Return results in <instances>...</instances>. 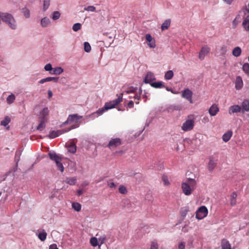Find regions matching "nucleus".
Wrapping results in <instances>:
<instances>
[{
    "instance_id": "obj_1",
    "label": "nucleus",
    "mask_w": 249,
    "mask_h": 249,
    "mask_svg": "<svg viewBox=\"0 0 249 249\" xmlns=\"http://www.w3.org/2000/svg\"><path fill=\"white\" fill-rule=\"evenodd\" d=\"M196 182L195 179L188 178L186 182L182 183L181 188L183 193L186 196L190 195L196 189Z\"/></svg>"
},
{
    "instance_id": "obj_2",
    "label": "nucleus",
    "mask_w": 249,
    "mask_h": 249,
    "mask_svg": "<svg viewBox=\"0 0 249 249\" xmlns=\"http://www.w3.org/2000/svg\"><path fill=\"white\" fill-rule=\"evenodd\" d=\"M82 118V116H79L77 114L70 115L67 121L63 123L62 125H65L67 124H73L68 129H65V132H68L72 129L77 128L79 126L80 124V120Z\"/></svg>"
},
{
    "instance_id": "obj_3",
    "label": "nucleus",
    "mask_w": 249,
    "mask_h": 249,
    "mask_svg": "<svg viewBox=\"0 0 249 249\" xmlns=\"http://www.w3.org/2000/svg\"><path fill=\"white\" fill-rule=\"evenodd\" d=\"M123 95V93H121L118 96V98L116 99L106 103L104 106V107L98 110L96 113L100 115L102 114L105 110H107L108 109H112L115 107V106L118 105L120 102L122 101Z\"/></svg>"
},
{
    "instance_id": "obj_4",
    "label": "nucleus",
    "mask_w": 249,
    "mask_h": 249,
    "mask_svg": "<svg viewBox=\"0 0 249 249\" xmlns=\"http://www.w3.org/2000/svg\"><path fill=\"white\" fill-rule=\"evenodd\" d=\"M48 155L51 160L55 162L57 169L63 172L64 170V167L62 163L63 156L57 154L54 152H49Z\"/></svg>"
},
{
    "instance_id": "obj_5",
    "label": "nucleus",
    "mask_w": 249,
    "mask_h": 249,
    "mask_svg": "<svg viewBox=\"0 0 249 249\" xmlns=\"http://www.w3.org/2000/svg\"><path fill=\"white\" fill-rule=\"evenodd\" d=\"M195 118L194 115H189L188 116L187 119L181 126L182 130H183L184 131H189L192 130L195 125Z\"/></svg>"
},
{
    "instance_id": "obj_6",
    "label": "nucleus",
    "mask_w": 249,
    "mask_h": 249,
    "mask_svg": "<svg viewBox=\"0 0 249 249\" xmlns=\"http://www.w3.org/2000/svg\"><path fill=\"white\" fill-rule=\"evenodd\" d=\"M1 19L3 21L7 23L13 29L16 27V21L11 15L7 13H2L0 15Z\"/></svg>"
},
{
    "instance_id": "obj_7",
    "label": "nucleus",
    "mask_w": 249,
    "mask_h": 249,
    "mask_svg": "<svg viewBox=\"0 0 249 249\" xmlns=\"http://www.w3.org/2000/svg\"><path fill=\"white\" fill-rule=\"evenodd\" d=\"M208 210L207 208L202 206L199 208L196 212V217L198 219H202L207 216Z\"/></svg>"
},
{
    "instance_id": "obj_8",
    "label": "nucleus",
    "mask_w": 249,
    "mask_h": 249,
    "mask_svg": "<svg viewBox=\"0 0 249 249\" xmlns=\"http://www.w3.org/2000/svg\"><path fill=\"white\" fill-rule=\"evenodd\" d=\"M122 144L121 140L120 138L112 139L109 142L107 147L112 149L120 146Z\"/></svg>"
},
{
    "instance_id": "obj_9",
    "label": "nucleus",
    "mask_w": 249,
    "mask_h": 249,
    "mask_svg": "<svg viewBox=\"0 0 249 249\" xmlns=\"http://www.w3.org/2000/svg\"><path fill=\"white\" fill-rule=\"evenodd\" d=\"M210 48L207 46H203L199 53V58L202 60L204 59L206 55L209 53Z\"/></svg>"
},
{
    "instance_id": "obj_10",
    "label": "nucleus",
    "mask_w": 249,
    "mask_h": 249,
    "mask_svg": "<svg viewBox=\"0 0 249 249\" xmlns=\"http://www.w3.org/2000/svg\"><path fill=\"white\" fill-rule=\"evenodd\" d=\"M192 95L193 92L188 89L184 90L182 93V97L188 100L191 104L193 103Z\"/></svg>"
},
{
    "instance_id": "obj_11",
    "label": "nucleus",
    "mask_w": 249,
    "mask_h": 249,
    "mask_svg": "<svg viewBox=\"0 0 249 249\" xmlns=\"http://www.w3.org/2000/svg\"><path fill=\"white\" fill-rule=\"evenodd\" d=\"M145 39L148 42V46L152 48H154L156 47L155 39L151 36L150 34H146L145 36Z\"/></svg>"
},
{
    "instance_id": "obj_12",
    "label": "nucleus",
    "mask_w": 249,
    "mask_h": 249,
    "mask_svg": "<svg viewBox=\"0 0 249 249\" xmlns=\"http://www.w3.org/2000/svg\"><path fill=\"white\" fill-rule=\"evenodd\" d=\"M65 132V130H53L50 132L49 137L51 139H53Z\"/></svg>"
},
{
    "instance_id": "obj_13",
    "label": "nucleus",
    "mask_w": 249,
    "mask_h": 249,
    "mask_svg": "<svg viewBox=\"0 0 249 249\" xmlns=\"http://www.w3.org/2000/svg\"><path fill=\"white\" fill-rule=\"evenodd\" d=\"M49 109L48 107H45L43 109V110L40 112L39 114V120H43L45 121H47V117L49 115Z\"/></svg>"
},
{
    "instance_id": "obj_14",
    "label": "nucleus",
    "mask_w": 249,
    "mask_h": 249,
    "mask_svg": "<svg viewBox=\"0 0 249 249\" xmlns=\"http://www.w3.org/2000/svg\"><path fill=\"white\" fill-rule=\"evenodd\" d=\"M241 112L244 113V112L249 111V100L248 99H245L242 103L241 106Z\"/></svg>"
},
{
    "instance_id": "obj_15",
    "label": "nucleus",
    "mask_w": 249,
    "mask_h": 249,
    "mask_svg": "<svg viewBox=\"0 0 249 249\" xmlns=\"http://www.w3.org/2000/svg\"><path fill=\"white\" fill-rule=\"evenodd\" d=\"M219 110V107L217 105H213L209 109V113L212 116L216 115Z\"/></svg>"
},
{
    "instance_id": "obj_16",
    "label": "nucleus",
    "mask_w": 249,
    "mask_h": 249,
    "mask_svg": "<svg viewBox=\"0 0 249 249\" xmlns=\"http://www.w3.org/2000/svg\"><path fill=\"white\" fill-rule=\"evenodd\" d=\"M241 111V107L239 105H233L230 107L229 113L231 114L234 113H238Z\"/></svg>"
},
{
    "instance_id": "obj_17",
    "label": "nucleus",
    "mask_w": 249,
    "mask_h": 249,
    "mask_svg": "<svg viewBox=\"0 0 249 249\" xmlns=\"http://www.w3.org/2000/svg\"><path fill=\"white\" fill-rule=\"evenodd\" d=\"M182 109L180 105H171L166 108V111L169 113H172L174 111H180Z\"/></svg>"
},
{
    "instance_id": "obj_18",
    "label": "nucleus",
    "mask_w": 249,
    "mask_h": 249,
    "mask_svg": "<svg viewBox=\"0 0 249 249\" xmlns=\"http://www.w3.org/2000/svg\"><path fill=\"white\" fill-rule=\"evenodd\" d=\"M235 89L239 90L242 89L243 86V82L242 78L240 76L236 77L235 79Z\"/></svg>"
},
{
    "instance_id": "obj_19",
    "label": "nucleus",
    "mask_w": 249,
    "mask_h": 249,
    "mask_svg": "<svg viewBox=\"0 0 249 249\" xmlns=\"http://www.w3.org/2000/svg\"><path fill=\"white\" fill-rule=\"evenodd\" d=\"M242 26L245 31L249 32V15L244 18Z\"/></svg>"
},
{
    "instance_id": "obj_20",
    "label": "nucleus",
    "mask_w": 249,
    "mask_h": 249,
    "mask_svg": "<svg viewBox=\"0 0 249 249\" xmlns=\"http://www.w3.org/2000/svg\"><path fill=\"white\" fill-rule=\"evenodd\" d=\"M216 165V163L214 161L213 158L212 157H210L209 158V161L208 164V170L210 172L212 171L215 168Z\"/></svg>"
},
{
    "instance_id": "obj_21",
    "label": "nucleus",
    "mask_w": 249,
    "mask_h": 249,
    "mask_svg": "<svg viewBox=\"0 0 249 249\" xmlns=\"http://www.w3.org/2000/svg\"><path fill=\"white\" fill-rule=\"evenodd\" d=\"M221 249H231L230 242L226 239H223L221 242Z\"/></svg>"
},
{
    "instance_id": "obj_22",
    "label": "nucleus",
    "mask_w": 249,
    "mask_h": 249,
    "mask_svg": "<svg viewBox=\"0 0 249 249\" xmlns=\"http://www.w3.org/2000/svg\"><path fill=\"white\" fill-rule=\"evenodd\" d=\"M155 79L154 74L151 72H148L145 77L144 81L146 83H149Z\"/></svg>"
},
{
    "instance_id": "obj_23",
    "label": "nucleus",
    "mask_w": 249,
    "mask_h": 249,
    "mask_svg": "<svg viewBox=\"0 0 249 249\" xmlns=\"http://www.w3.org/2000/svg\"><path fill=\"white\" fill-rule=\"evenodd\" d=\"M232 135V131H228V132H227L226 133L224 134V135H223V136H222L223 141L225 142H228L231 138Z\"/></svg>"
},
{
    "instance_id": "obj_24",
    "label": "nucleus",
    "mask_w": 249,
    "mask_h": 249,
    "mask_svg": "<svg viewBox=\"0 0 249 249\" xmlns=\"http://www.w3.org/2000/svg\"><path fill=\"white\" fill-rule=\"evenodd\" d=\"M242 53V50L240 47H235L232 51V55L235 57H239Z\"/></svg>"
},
{
    "instance_id": "obj_25",
    "label": "nucleus",
    "mask_w": 249,
    "mask_h": 249,
    "mask_svg": "<svg viewBox=\"0 0 249 249\" xmlns=\"http://www.w3.org/2000/svg\"><path fill=\"white\" fill-rule=\"evenodd\" d=\"M171 24V19H166L163 23L162 24L161 26V29L162 31H164L167 30Z\"/></svg>"
},
{
    "instance_id": "obj_26",
    "label": "nucleus",
    "mask_w": 249,
    "mask_h": 249,
    "mask_svg": "<svg viewBox=\"0 0 249 249\" xmlns=\"http://www.w3.org/2000/svg\"><path fill=\"white\" fill-rule=\"evenodd\" d=\"M63 72V69L61 67H56L53 68L52 71H50L51 74L59 75Z\"/></svg>"
},
{
    "instance_id": "obj_27",
    "label": "nucleus",
    "mask_w": 249,
    "mask_h": 249,
    "mask_svg": "<svg viewBox=\"0 0 249 249\" xmlns=\"http://www.w3.org/2000/svg\"><path fill=\"white\" fill-rule=\"evenodd\" d=\"M51 23V21L47 17H45L41 20V25L43 27H46Z\"/></svg>"
},
{
    "instance_id": "obj_28",
    "label": "nucleus",
    "mask_w": 249,
    "mask_h": 249,
    "mask_svg": "<svg viewBox=\"0 0 249 249\" xmlns=\"http://www.w3.org/2000/svg\"><path fill=\"white\" fill-rule=\"evenodd\" d=\"M47 235L46 232L43 230L42 232L38 233V237L41 241H44L46 239Z\"/></svg>"
},
{
    "instance_id": "obj_29",
    "label": "nucleus",
    "mask_w": 249,
    "mask_h": 249,
    "mask_svg": "<svg viewBox=\"0 0 249 249\" xmlns=\"http://www.w3.org/2000/svg\"><path fill=\"white\" fill-rule=\"evenodd\" d=\"M16 97L14 94H11L10 95H9L7 99H6V102L7 104H12L14 101L15 100Z\"/></svg>"
},
{
    "instance_id": "obj_30",
    "label": "nucleus",
    "mask_w": 249,
    "mask_h": 249,
    "mask_svg": "<svg viewBox=\"0 0 249 249\" xmlns=\"http://www.w3.org/2000/svg\"><path fill=\"white\" fill-rule=\"evenodd\" d=\"M72 208L76 211L79 212L81 209V205L78 202H73L72 203Z\"/></svg>"
},
{
    "instance_id": "obj_31",
    "label": "nucleus",
    "mask_w": 249,
    "mask_h": 249,
    "mask_svg": "<svg viewBox=\"0 0 249 249\" xmlns=\"http://www.w3.org/2000/svg\"><path fill=\"white\" fill-rule=\"evenodd\" d=\"M174 75L173 71L171 70L167 71L164 75V77L167 80L171 79Z\"/></svg>"
},
{
    "instance_id": "obj_32",
    "label": "nucleus",
    "mask_w": 249,
    "mask_h": 249,
    "mask_svg": "<svg viewBox=\"0 0 249 249\" xmlns=\"http://www.w3.org/2000/svg\"><path fill=\"white\" fill-rule=\"evenodd\" d=\"M76 179L75 178H67L66 182L71 185H74L76 183Z\"/></svg>"
},
{
    "instance_id": "obj_33",
    "label": "nucleus",
    "mask_w": 249,
    "mask_h": 249,
    "mask_svg": "<svg viewBox=\"0 0 249 249\" xmlns=\"http://www.w3.org/2000/svg\"><path fill=\"white\" fill-rule=\"evenodd\" d=\"M69 152L74 153L76 151V146L74 143H71L68 148Z\"/></svg>"
},
{
    "instance_id": "obj_34",
    "label": "nucleus",
    "mask_w": 249,
    "mask_h": 249,
    "mask_svg": "<svg viewBox=\"0 0 249 249\" xmlns=\"http://www.w3.org/2000/svg\"><path fill=\"white\" fill-rule=\"evenodd\" d=\"M151 86L155 88H160L162 87H164V86L163 85V83L161 81L152 83L151 84Z\"/></svg>"
},
{
    "instance_id": "obj_35",
    "label": "nucleus",
    "mask_w": 249,
    "mask_h": 249,
    "mask_svg": "<svg viewBox=\"0 0 249 249\" xmlns=\"http://www.w3.org/2000/svg\"><path fill=\"white\" fill-rule=\"evenodd\" d=\"M46 122V121L43 120H40V123L37 127V130L40 131L43 130L45 127V123Z\"/></svg>"
},
{
    "instance_id": "obj_36",
    "label": "nucleus",
    "mask_w": 249,
    "mask_h": 249,
    "mask_svg": "<svg viewBox=\"0 0 249 249\" xmlns=\"http://www.w3.org/2000/svg\"><path fill=\"white\" fill-rule=\"evenodd\" d=\"M10 122V118L6 116L4 118V120L1 122V125L6 126Z\"/></svg>"
},
{
    "instance_id": "obj_37",
    "label": "nucleus",
    "mask_w": 249,
    "mask_h": 249,
    "mask_svg": "<svg viewBox=\"0 0 249 249\" xmlns=\"http://www.w3.org/2000/svg\"><path fill=\"white\" fill-rule=\"evenodd\" d=\"M22 12L26 18H29L30 16V10L27 8H24L22 10Z\"/></svg>"
},
{
    "instance_id": "obj_38",
    "label": "nucleus",
    "mask_w": 249,
    "mask_h": 249,
    "mask_svg": "<svg viewBox=\"0 0 249 249\" xmlns=\"http://www.w3.org/2000/svg\"><path fill=\"white\" fill-rule=\"evenodd\" d=\"M227 52V47L226 45H222L220 49V53L222 55L226 54Z\"/></svg>"
},
{
    "instance_id": "obj_39",
    "label": "nucleus",
    "mask_w": 249,
    "mask_h": 249,
    "mask_svg": "<svg viewBox=\"0 0 249 249\" xmlns=\"http://www.w3.org/2000/svg\"><path fill=\"white\" fill-rule=\"evenodd\" d=\"M162 180L163 182V184L165 186H169L170 185V182L168 180L167 176L163 175L162 177Z\"/></svg>"
},
{
    "instance_id": "obj_40",
    "label": "nucleus",
    "mask_w": 249,
    "mask_h": 249,
    "mask_svg": "<svg viewBox=\"0 0 249 249\" xmlns=\"http://www.w3.org/2000/svg\"><path fill=\"white\" fill-rule=\"evenodd\" d=\"M243 71L246 74H249V64L248 63H245L242 67Z\"/></svg>"
},
{
    "instance_id": "obj_41",
    "label": "nucleus",
    "mask_w": 249,
    "mask_h": 249,
    "mask_svg": "<svg viewBox=\"0 0 249 249\" xmlns=\"http://www.w3.org/2000/svg\"><path fill=\"white\" fill-rule=\"evenodd\" d=\"M119 191L122 194H126L127 192L126 187L124 185H121L119 187Z\"/></svg>"
},
{
    "instance_id": "obj_42",
    "label": "nucleus",
    "mask_w": 249,
    "mask_h": 249,
    "mask_svg": "<svg viewBox=\"0 0 249 249\" xmlns=\"http://www.w3.org/2000/svg\"><path fill=\"white\" fill-rule=\"evenodd\" d=\"M50 0H43V10L45 11L49 7Z\"/></svg>"
},
{
    "instance_id": "obj_43",
    "label": "nucleus",
    "mask_w": 249,
    "mask_h": 249,
    "mask_svg": "<svg viewBox=\"0 0 249 249\" xmlns=\"http://www.w3.org/2000/svg\"><path fill=\"white\" fill-rule=\"evenodd\" d=\"M60 16V13L58 11H55L53 14L52 18L54 20L58 19Z\"/></svg>"
},
{
    "instance_id": "obj_44",
    "label": "nucleus",
    "mask_w": 249,
    "mask_h": 249,
    "mask_svg": "<svg viewBox=\"0 0 249 249\" xmlns=\"http://www.w3.org/2000/svg\"><path fill=\"white\" fill-rule=\"evenodd\" d=\"M91 245L93 247H96L98 245V240L96 237H92L90 240Z\"/></svg>"
},
{
    "instance_id": "obj_45",
    "label": "nucleus",
    "mask_w": 249,
    "mask_h": 249,
    "mask_svg": "<svg viewBox=\"0 0 249 249\" xmlns=\"http://www.w3.org/2000/svg\"><path fill=\"white\" fill-rule=\"evenodd\" d=\"M84 50L86 52H87V53H89L91 50L90 45L87 42H85L84 43Z\"/></svg>"
},
{
    "instance_id": "obj_46",
    "label": "nucleus",
    "mask_w": 249,
    "mask_h": 249,
    "mask_svg": "<svg viewBox=\"0 0 249 249\" xmlns=\"http://www.w3.org/2000/svg\"><path fill=\"white\" fill-rule=\"evenodd\" d=\"M81 28V24L79 23H75L72 26V30L74 31H77Z\"/></svg>"
},
{
    "instance_id": "obj_47",
    "label": "nucleus",
    "mask_w": 249,
    "mask_h": 249,
    "mask_svg": "<svg viewBox=\"0 0 249 249\" xmlns=\"http://www.w3.org/2000/svg\"><path fill=\"white\" fill-rule=\"evenodd\" d=\"M46 79L47 82L53 81L54 82H57L59 77H48L46 78Z\"/></svg>"
},
{
    "instance_id": "obj_48",
    "label": "nucleus",
    "mask_w": 249,
    "mask_h": 249,
    "mask_svg": "<svg viewBox=\"0 0 249 249\" xmlns=\"http://www.w3.org/2000/svg\"><path fill=\"white\" fill-rule=\"evenodd\" d=\"M137 89V88H134L133 87H131L129 88V89L125 90V92L127 94H129L130 93H134L135 92Z\"/></svg>"
},
{
    "instance_id": "obj_49",
    "label": "nucleus",
    "mask_w": 249,
    "mask_h": 249,
    "mask_svg": "<svg viewBox=\"0 0 249 249\" xmlns=\"http://www.w3.org/2000/svg\"><path fill=\"white\" fill-rule=\"evenodd\" d=\"M84 10L90 12H95L96 8L94 6H89L84 8Z\"/></svg>"
},
{
    "instance_id": "obj_50",
    "label": "nucleus",
    "mask_w": 249,
    "mask_h": 249,
    "mask_svg": "<svg viewBox=\"0 0 249 249\" xmlns=\"http://www.w3.org/2000/svg\"><path fill=\"white\" fill-rule=\"evenodd\" d=\"M159 245L158 243L155 241L151 242L150 249H158Z\"/></svg>"
},
{
    "instance_id": "obj_51",
    "label": "nucleus",
    "mask_w": 249,
    "mask_h": 249,
    "mask_svg": "<svg viewBox=\"0 0 249 249\" xmlns=\"http://www.w3.org/2000/svg\"><path fill=\"white\" fill-rule=\"evenodd\" d=\"M53 68L52 65L50 63L47 64L44 67V69L46 71H52Z\"/></svg>"
},
{
    "instance_id": "obj_52",
    "label": "nucleus",
    "mask_w": 249,
    "mask_h": 249,
    "mask_svg": "<svg viewBox=\"0 0 249 249\" xmlns=\"http://www.w3.org/2000/svg\"><path fill=\"white\" fill-rule=\"evenodd\" d=\"M142 89H140L139 94H136L133 97L134 100H137L138 101H139L141 99V95L142 94Z\"/></svg>"
},
{
    "instance_id": "obj_53",
    "label": "nucleus",
    "mask_w": 249,
    "mask_h": 249,
    "mask_svg": "<svg viewBox=\"0 0 249 249\" xmlns=\"http://www.w3.org/2000/svg\"><path fill=\"white\" fill-rule=\"evenodd\" d=\"M185 247V242H181L178 244V249H184Z\"/></svg>"
},
{
    "instance_id": "obj_54",
    "label": "nucleus",
    "mask_w": 249,
    "mask_h": 249,
    "mask_svg": "<svg viewBox=\"0 0 249 249\" xmlns=\"http://www.w3.org/2000/svg\"><path fill=\"white\" fill-rule=\"evenodd\" d=\"M245 11H246L248 13H249V3L247 5H246L244 9H243L242 11H241L240 12L242 13L243 12L245 13Z\"/></svg>"
},
{
    "instance_id": "obj_55",
    "label": "nucleus",
    "mask_w": 249,
    "mask_h": 249,
    "mask_svg": "<svg viewBox=\"0 0 249 249\" xmlns=\"http://www.w3.org/2000/svg\"><path fill=\"white\" fill-rule=\"evenodd\" d=\"M134 107V102L132 101H130L127 104V107L129 108H132Z\"/></svg>"
},
{
    "instance_id": "obj_56",
    "label": "nucleus",
    "mask_w": 249,
    "mask_h": 249,
    "mask_svg": "<svg viewBox=\"0 0 249 249\" xmlns=\"http://www.w3.org/2000/svg\"><path fill=\"white\" fill-rule=\"evenodd\" d=\"M49 249H58V248L56 245L53 244L50 246Z\"/></svg>"
},
{
    "instance_id": "obj_57",
    "label": "nucleus",
    "mask_w": 249,
    "mask_h": 249,
    "mask_svg": "<svg viewBox=\"0 0 249 249\" xmlns=\"http://www.w3.org/2000/svg\"><path fill=\"white\" fill-rule=\"evenodd\" d=\"M83 192H84V190H81V189L78 190L76 192L77 196H80L83 194Z\"/></svg>"
},
{
    "instance_id": "obj_58",
    "label": "nucleus",
    "mask_w": 249,
    "mask_h": 249,
    "mask_svg": "<svg viewBox=\"0 0 249 249\" xmlns=\"http://www.w3.org/2000/svg\"><path fill=\"white\" fill-rule=\"evenodd\" d=\"M106 237L103 236L99 238V241L101 242V244L104 243V240H105Z\"/></svg>"
},
{
    "instance_id": "obj_59",
    "label": "nucleus",
    "mask_w": 249,
    "mask_h": 249,
    "mask_svg": "<svg viewBox=\"0 0 249 249\" xmlns=\"http://www.w3.org/2000/svg\"><path fill=\"white\" fill-rule=\"evenodd\" d=\"M108 186L110 187V188H115L116 187V185L115 184V183L114 182H110V183H109L108 184Z\"/></svg>"
},
{
    "instance_id": "obj_60",
    "label": "nucleus",
    "mask_w": 249,
    "mask_h": 249,
    "mask_svg": "<svg viewBox=\"0 0 249 249\" xmlns=\"http://www.w3.org/2000/svg\"><path fill=\"white\" fill-rule=\"evenodd\" d=\"M237 196V195L236 193L235 192H233L232 193V194L231 195V199H236Z\"/></svg>"
},
{
    "instance_id": "obj_61",
    "label": "nucleus",
    "mask_w": 249,
    "mask_h": 249,
    "mask_svg": "<svg viewBox=\"0 0 249 249\" xmlns=\"http://www.w3.org/2000/svg\"><path fill=\"white\" fill-rule=\"evenodd\" d=\"M236 203V199H231V206L235 205Z\"/></svg>"
},
{
    "instance_id": "obj_62",
    "label": "nucleus",
    "mask_w": 249,
    "mask_h": 249,
    "mask_svg": "<svg viewBox=\"0 0 249 249\" xmlns=\"http://www.w3.org/2000/svg\"><path fill=\"white\" fill-rule=\"evenodd\" d=\"M45 82H47V80L46 79V78L42 79L41 80H40L39 81V83H40V84H43V83H44Z\"/></svg>"
},
{
    "instance_id": "obj_63",
    "label": "nucleus",
    "mask_w": 249,
    "mask_h": 249,
    "mask_svg": "<svg viewBox=\"0 0 249 249\" xmlns=\"http://www.w3.org/2000/svg\"><path fill=\"white\" fill-rule=\"evenodd\" d=\"M53 96V93L50 90H48V97L50 98H51Z\"/></svg>"
},
{
    "instance_id": "obj_64",
    "label": "nucleus",
    "mask_w": 249,
    "mask_h": 249,
    "mask_svg": "<svg viewBox=\"0 0 249 249\" xmlns=\"http://www.w3.org/2000/svg\"><path fill=\"white\" fill-rule=\"evenodd\" d=\"M228 4H231L233 0H223Z\"/></svg>"
}]
</instances>
